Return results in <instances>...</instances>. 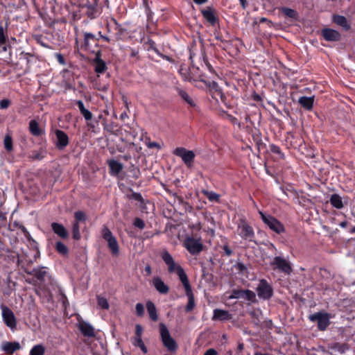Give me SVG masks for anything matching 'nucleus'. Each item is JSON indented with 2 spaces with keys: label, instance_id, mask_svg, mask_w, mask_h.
<instances>
[{
  "label": "nucleus",
  "instance_id": "6",
  "mask_svg": "<svg viewBox=\"0 0 355 355\" xmlns=\"http://www.w3.org/2000/svg\"><path fill=\"white\" fill-rule=\"evenodd\" d=\"M159 332L162 341L164 345L169 351H175L177 349V344L175 340L171 336L168 329L166 326L161 323L159 324Z\"/></svg>",
  "mask_w": 355,
  "mask_h": 355
},
{
  "label": "nucleus",
  "instance_id": "42",
  "mask_svg": "<svg viewBox=\"0 0 355 355\" xmlns=\"http://www.w3.org/2000/svg\"><path fill=\"white\" fill-rule=\"evenodd\" d=\"M95 35L91 33H85L84 34V44L86 46H89L91 40H94Z\"/></svg>",
  "mask_w": 355,
  "mask_h": 355
},
{
  "label": "nucleus",
  "instance_id": "56",
  "mask_svg": "<svg viewBox=\"0 0 355 355\" xmlns=\"http://www.w3.org/2000/svg\"><path fill=\"white\" fill-rule=\"evenodd\" d=\"M153 0H143L144 5L146 8H149L150 4L152 3Z\"/></svg>",
  "mask_w": 355,
  "mask_h": 355
},
{
  "label": "nucleus",
  "instance_id": "31",
  "mask_svg": "<svg viewBox=\"0 0 355 355\" xmlns=\"http://www.w3.org/2000/svg\"><path fill=\"white\" fill-rule=\"evenodd\" d=\"M178 94L189 105L193 107L195 106L194 101L185 91L179 89Z\"/></svg>",
  "mask_w": 355,
  "mask_h": 355
},
{
  "label": "nucleus",
  "instance_id": "32",
  "mask_svg": "<svg viewBox=\"0 0 355 355\" xmlns=\"http://www.w3.org/2000/svg\"><path fill=\"white\" fill-rule=\"evenodd\" d=\"M3 144L8 152L12 150V139L10 135H6L4 137Z\"/></svg>",
  "mask_w": 355,
  "mask_h": 355
},
{
  "label": "nucleus",
  "instance_id": "51",
  "mask_svg": "<svg viewBox=\"0 0 355 355\" xmlns=\"http://www.w3.org/2000/svg\"><path fill=\"white\" fill-rule=\"evenodd\" d=\"M55 57L57 58L58 62L60 64L64 65L65 64L64 57L60 53H56Z\"/></svg>",
  "mask_w": 355,
  "mask_h": 355
},
{
  "label": "nucleus",
  "instance_id": "20",
  "mask_svg": "<svg viewBox=\"0 0 355 355\" xmlns=\"http://www.w3.org/2000/svg\"><path fill=\"white\" fill-rule=\"evenodd\" d=\"M333 21L337 25L341 26L345 31H348L350 28V25L347 18L342 15H334Z\"/></svg>",
  "mask_w": 355,
  "mask_h": 355
},
{
  "label": "nucleus",
  "instance_id": "49",
  "mask_svg": "<svg viewBox=\"0 0 355 355\" xmlns=\"http://www.w3.org/2000/svg\"><path fill=\"white\" fill-rule=\"evenodd\" d=\"M143 332V328L140 324H136L135 326V336L141 337Z\"/></svg>",
  "mask_w": 355,
  "mask_h": 355
},
{
  "label": "nucleus",
  "instance_id": "7",
  "mask_svg": "<svg viewBox=\"0 0 355 355\" xmlns=\"http://www.w3.org/2000/svg\"><path fill=\"white\" fill-rule=\"evenodd\" d=\"M270 265L274 266L275 269H277L287 275H291L293 270L290 261L283 257H275L271 261Z\"/></svg>",
  "mask_w": 355,
  "mask_h": 355
},
{
  "label": "nucleus",
  "instance_id": "44",
  "mask_svg": "<svg viewBox=\"0 0 355 355\" xmlns=\"http://www.w3.org/2000/svg\"><path fill=\"white\" fill-rule=\"evenodd\" d=\"M133 224L136 227H138L140 230H143L145 227L144 221L139 218H136Z\"/></svg>",
  "mask_w": 355,
  "mask_h": 355
},
{
  "label": "nucleus",
  "instance_id": "16",
  "mask_svg": "<svg viewBox=\"0 0 355 355\" xmlns=\"http://www.w3.org/2000/svg\"><path fill=\"white\" fill-rule=\"evenodd\" d=\"M80 332L87 337H94L95 336L94 328L88 322H80L78 324Z\"/></svg>",
  "mask_w": 355,
  "mask_h": 355
},
{
  "label": "nucleus",
  "instance_id": "64",
  "mask_svg": "<svg viewBox=\"0 0 355 355\" xmlns=\"http://www.w3.org/2000/svg\"><path fill=\"white\" fill-rule=\"evenodd\" d=\"M101 39H103V40L107 41V42H110V40L109 37H107L105 35H103Z\"/></svg>",
  "mask_w": 355,
  "mask_h": 355
},
{
  "label": "nucleus",
  "instance_id": "4",
  "mask_svg": "<svg viewBox=\"0 0 355 355\" xmlns=\"http://www.w3.org/2000/svg\"><path fill=\"white\" fill-rule=\"evenodd\" d=\"M0 309L3 322L12 331H14L17 328V319L13 311L4 304H1Z\"/></svg>",
  "mask_w": 355,
  "mask_h": 355
},
{
  "label": "nucleus",
  "instance_id": "10",
  "mask_svg": "<svg viewBox=\"0 0 355 355\" xmlns=\"http://www.w3.org/2000/svg\"><path fill=\"white\" fill-rule=\"evenodd\" d=\"M256 291L258 297L263 300H268L270 298L273 293L271 285L263 279L259 281Z\"/></svg>",
  "mask_w": 355,
  "mask_h": 355
},
{
  "label": "nucleus",
  "instance_id": "41",
  "mask_svg": "<svg viewBox=\"0 0 355 355\" xmlns=\"http://www.w3.org/2000/svg\"><path fill=\"white\" fill-rule=\"evenodd\" d=\"M74 217L76 219V222H80V221H85L86 220V215L83 211H76L74 214Z\"/></svg>",
  "mask_w": 355,
  "mask_h": 355
},
{
  "label": "nucleus",
  "instance_id": "38",
  "mask_svg": "<svg viewBox=\"0 0 355 355\" xmlns=\"http://www.w3.org/2000/svg\"><path fill=\"white\" fill-rule=\"evenodd\" d=\"M282 12L287 17L291 18H296L297 12L295 10L288 8H282L281 9Z\"/></svg>",
  "mask_w": 355,
  "mask_h": 355
},
{
  "label": "nucleus",
  "instance_id": "22",
  "mask_svg": "<svg viewBox=\"0 0 355 355\" xmlns=\"http://www.w3.org/2000/svg\"><path fill=\"white\" fill-rule=\"evenodd\" d=\"M314 97L302 96L299 98V103L305 109L310 110L313 105Z\"/></svg>",
  "mask_w": 355,
  "mask_h": 355
},
{
  "label": "nucleus",
  "instance_id": "52",
  "mask_svg": "<svg viewBox=\"0 0 355 355\" xmlns=\"http://www.w3.org/2000/svg\"><path fill=\"white\" fill-rule=\"evenodd\" d=\"M76 104L78 107V109L80 110V112H82L83 110L85 109V106H84V103L82 101L79 100V101H76Z\"/></svg>",
  "mask_w": 355,
  "mask_h": 355
},
{
  "label": "nucleus",
  "instance_id": "2",
  "mask_svg": "<svg viewBox=\"0 0 355 355\" xmlns=\"http://www.w3.org/2000/svg\"><path fill=\"white\" fill-rule=\"evenodd\" d=\"M183 245L193 255L199 254L203 249L201 237L197 236H187Z\"/></svg>",
  "mask_w": 355,
  "mask_h": 355
},
{
  "label": "nucleus",
  "instance_id": "61",
  "mask_svg": "<svg viewBox=\"0 0 355 355\" xmlns=\"http://www.w3.org/2000/svg\"><path fill=\"white\" fill-rule=\"evenodd\" d=\"M62 304H63V306L66 307V304H67V297L65 295H62Z\"/></svg>",
  "mask_w": 355,
  "mask_h": 355
},
{
  "label": "nucleus",
  "instance_id": "14",
  "mask_svg": "<svg viewBox=\"0 0 355 355\" xmlns=\"http://www.w3.org/2000/svg\"><path fill=\"white\" fill-rule=\"evenodd\" d=\"M322 35L327 41L336 42L340 39L339 32L331 28H324L322 31Z\"/></svg>",
  "mask_w": 355,
  "mask_h": 355
},
{
  "label": "nucleus",
  "instance_id": "62",
  "mask_svg": "<svg viewBox=\"0 0 355 355\" xmlns=\"http://www.w3.org/2000/svg\"><path fill=\"white\" fill-rule=\"evenodd\" d=\"M238 268L241 270L245 269V266L243 263L238 264Z\"/></svg>",
  "mask_w": 355,
  "mask_h": 355
},
{
  "label": "nucleus",
  "instance_id": "33",
  "mask_svg": "<svg viewBox=\"0 0 355 355\" xmlns=\"http://www.w3.org/2000/svg\"><path fill=\"white\" fill-rule=\"evenodd\" d=\"M56 250L62 255H66L68 253L67 247L61 241H58L55 244Z\"/></svg>",
  "mask_w": 355,
  "mask_h": 355
},
{
  "label": "nucleus",
  "instance_id": "5",
  "mask_svg": "<svg viewBox=\"0 0 355 355\" xmlns=\"http://www.w3.org/2000/svg\"><path fill=\"white\" fill-rule=\"evenodd\" d=\"M236 233L246 241H254L255 234L252 227L243 220L239 223Z\"/></svg>",
  "mask_w": 355,
  "mask_h": 355
},
{
  "label": "nucleus",
  "instance_id": "34",
  "mask_svg": "<svg viewBox=\"0 0 355 355\" xmlns=\"http://www.w3.org/2000/svg\"><path fill=\"white\" fill-rule=\"evenodd\" d=\"M179 73L184 80H190V74L187 67L182 65L179 69Z\"/></svg>",
  "mask_w": 355,
  "mask_h": 355
},
{
  "label": "nucleus",
  "instance_id": "36",
  "mask_svg": "<svg viewBox=\"0 0 355 355\" xmlns=\"http://www.w3.org/2000/svg\"><path fill=\"white\" fill-rule=\"evenodd\" d=\"M97 301H98V305L101 308H102L103 309H109L110 304H109L107 299L105 298L104 297L98 296Z\"/></svg>",
  "mask_w": 355,
  "mask_h": 355
},
{
  "label": "nucleus",
  "instance_id": "60",
  "mask_svg": "<svg viewBox=\"0 0 355 355\" xmlns=\"http://www.w3.org/2000/svg\"><path fill=\"white\" fill-rule=\"evenodd\" d=\"M207 0H193V1L196 3H198V4H202V3H204L207 1Z\"/></svg>",
  "mask_w": 355,
  "mask_h": 355
},
{
  "label": "nucleus",
  "instance_id": "58",
  "mask_svg": "<svg viewBox=\"0 0 355 355\" xmlns=\"http://www.w3.org/2000/svg\"><path fill=\"white\" fill-rule=\"evenodd\" d=\"M145 271L148 274H151V268L150 266H146L145 268Z\"/></svg>",
  "mask_w": 355,
  "mask_h": 355
},
{
  "label": "nucleus",
  "instance_id": "17",
  "mask_svg": "<svg viewBox=\"0 0 355 355\" xmlns=\"http://www.w3.org/2000/svg\"><path fill=\"white\" fill-rule=\"evenodd\" d=\"M231 314L225 310L216 309L214 310L212 320H228L231 319Z\"/></svg>",
  "mask_w": 355,
  "mask_h": 355
},
{
  "label": "nucleus",
  "instance_id": "8",
  "mask_svg": "<svg viewBox=\"0 0 355 355\" xmlns=\"http://www.w3.org/2000/svg\"><path fill=\"white\" fill-rule=\"evenodd\" d=\"M103 238L107 241V245L114 255H118L119 248L116 238L112 232L107 227H103L101 231Z\"/></svg>",
  "mask_w": 355,
  "mask_h": 355
},
{
  "label": "nucleus",
  "instance_id": "43",
  "mask_svg": "<svg viewBox=\"0 0 355 355\" xmlns=\"http://www.w3.org/2000/svg\"><path fill=\"white\" fill-rule=\"evenodd\" d=\"M6 35L4 33V28L1 24H0V46H2L6 44Z\"/></svg>",
  "mask_w": 355,
  "mask_h": 355
},
{
  "label": "nucleus",
  "instance_id": "25",
  "mask_svg": "<svg viewBox=\"0 0 355 355\" xmlns=\"http://www.w3.org/2000/svg\"><path fill=\"white\" fill-rule=\"evenodd\" d=\"M29 130L33 135L38 137L41 135L42 130L39 127L38 123L35 120H31L29 122Z\"/></svg>",
  "mask_w": 355,
  "mask_h": 355
},
{
  "label": "nucleus",
  "instance_id": "59",
  "mask_svg": "<svg viewBox=\"0 0 355 355\" xmlns=\"http://www.w3.org/2000/svg\"><path fill=\"white\" fill-rule=\"evenodd\" d=\"M347 225V221H343L340 223V227H342V228H345Z\"/></svg>",
  "mask_w": 355,
  "mask_h": 355
},
{
  "label": "nucleus",
  "instance_id": "50",
  "mask_svg": "<svg viewBox=\"0 0 355 355\" xmlns=\"http://www.w3.org/2000/svg\"><path fill=\"white\" fill-rule=\"evenodd\" d=\"M132 343H133V345H134L135 346H137V347H139V346H140V345H143V344H144V342H143V340H142V339H141V337L135 336V338H134V340H133Z\"/></svg>",
  "mask_w": 355,
  "mask_h": 355
},
{
  "label": "nucleus",
  "instance_id": "13",
  "mask_svg": "<svg viewBox=\"0 0 355 355\" xmlns=\"http://www.w3.org/2000/svg\"><path fill=\"white\" fill-rule=\"evenodd\" d=\"M183 286L184 288L186 295L188 297V303L186 306V311L189 312L192 311L195 307L194 296L189 282L184 284Z\"/></svg>",
  "mask_w": 355,
  "mask_h": 355
},
{
  "label": "nucleus",
  "instance_id": "3",
  "mask_svg": "<svg viewBox=\"0 0 355 355\" xmlns=\"http://www.w3.org/2000/svg\"><path fill=\"white\" fill-rule=\"evenodd\" d=\"M259 214L263 222L272 231L277 234H281L285 231L284 225L277 218L270 214H266L261 211Z\"/></svg>",
  "mask_w": 355,
  "mask_h": 355
},
{
  "label": "nucleus",
  "instance_id": "47",
  "mask_svg": "<svg viewBox=\"0 0 355 355\" xmlns=\"http://www.w3.org/2000/svg\"><path fill=\"white\" fill-rule=\"evenodd\" d=\"M241 293H243V290H234L232 294V295L230 296V299H239L241 298Z\"/></svg>",
  "mask_w": 355,
  "mask_h": 355
},
{
  "label": "nucleus",
  "instance_id": "40",
  "mask_svg": "<svg viewBox=\"0 0 355 355\" xmlns=\"http://www.w3.org/2000/svg\"><path fill=\"white\" fill-rule=\"evenodd\" d=\"M34 275L40 279H44L46 275V271L44 268H35L33 270Z\"/></svg>",
  "mask_w": 355,
  "mask_h": 355
},
{
  "label": "nucleus",
  "instance_id": "9",
  "mask_svg": "<svg viewBox=\"0 0 355 355\" xmlns=\"http://www.w3.org/2000/svg\"><path fill=\"white\" fill-rule=\"evenodd\" d=\"M173 154L181 157L182 162L188 166H192L196 155L193 150H189L183 147L176 148Z\"/></svg>",
  "mask_w": 355,
  "mask_h": 355
},
{
  "label": "nucleus",
  "instance_id": "53",
  "mask_svg": "<svg viewBox=\"0 0 355 355\" xmlns=\"http://www.w3.org/2000/svg\"><path fill=\"white\" fill-rule=\"evenodd\" d=\"M204 355H217V352L214 349H209Z\"/></svg>",
  "mask_w": 355,
  "mask_h": 355
},
{
  "label": "nucleus",
  "instance_id": "46",
  "mask_svg": "<svg viewBox=\"0 0 355 355\" xmlns=\"http://www.w3.org/2000/svg\"><path fill=\"white\" fill-rule=\"evenodd\" d=\"M80 113L87 121H89L92 119V112L86 108L83 110L82 112H80Z\"/></svg>",
  "mask_w": 355,
  "mask_h": 355
},
{
  "label": "nucleus",
  "instance_id": "39",
  "mask_svg": "<svg viewBox=\"0 0 355 355\" xmlns=\"http://www.w3.org/2000/svg\"><path fill=\"white\" fill-rule=\"evenodd\" d=\"M331 348L340 354H344L347 349L345 345H340L338 343L334 344Z\"/></svg>",
  "mask_w": 355,
  "mask_h": 355
},
{
  "label": "nucleus",
  "instance_id": "27",
  "mask_svg": "<svg viewBox=\"0 0 355 355\" xmlns=\"http://www.w3.org/2000/svg\"><path fill=\"white\" fill-rule=\"evenodd\" d=\"M95 71L98 73H101L104 72L105 70L106 66L104 61H103L98 56H97L95 60Z\"/></svg>",
  "mask_w": 355,
  "mask_h": 355
},
{
  "label": "nucleus",
  "instance_id": "11",
  "mask_svg": "<svg viewBox=\"0 0 355 355\" xmlns=\"http://www.w3.org/2000/svg\"><path fill=\"white\" fill-rule=\"evenodd\" d=\"M309 320L312 322H318V327L320 330L324 331L329 324V314L327 313L318 312L310 315Z\"/></svg>",
  "mask_w": 355,
  "mask_h": 355
},
{
  "label": "nucleus",
  "instance_id": "21",
  "mask_svg": "<svg viewBox=\"0 0 355 355\" xmlns=\"http://www.w3.org/2000/svg\"><path fill=\"white\" fill-rule=\"evenodd\" d=\"M108 165L110 169V174L112 175H117L123 169V164L114 159L109 161Z\"/></svg>",
  "mask_w": 355,
  "mask_h": 355
},
{
  "label": "nucleus",
  "instance_id": "18",
  "mask_svg": "<svg viewBox=\"0 0 355 355\" xmlns=\"http://www.w3.org/2000/svg\"><path fill=\"white\" fill-rule=\"evenodd\" d=\"M1 349L7 354H13L19 349L21 346L18 342H3L1 344Z\"/></svg>",
  "mask_w": 355,
  "mask_h": 355
},
{
  "label": "nucleus",
  "instance_id": "37",
  "mask_svg": "<svg viewBox=\"0 0 355 355\" xmlns=\"http://www.w3.org/2000/svg\"><path fill=\"white\" fill-rule=\"evenodd\" d=\"M72 232H73V238L75 240H78L80 239V227H79V224L78 222H75L73 224Z\"/></svg>",
  "mask_w": 355,
  "mask_h": 355
},
{
  "label": "nucleus",
  "instance_id": "24",
  "mask_svg": "<svg viewBox=\"0 0 355 355\" xmlns=\"http://www.w3.org/2000/svg\"><path fill=\"white\" fill-rule=\"evenodd\" d=\"M202 14L204 18L211 24L216 23V17L214 11L211 8H207L202 10Z\"/></svg>",
  "mask_w": 355,
  "mask_h": 355
},
{
  "label": "nucleus",
  "instance_id": "26",
  "mask_svg": "<svg viewBox=\"0 0 355 355\" xmlns=\"http://www.w3.org/2000/svg\"><path fill=\"white\" fill-rule=\"evenodd\" d=\"M330 202L331 205L336 209H341L343 207L342 198L338 194L331 195L330 198Z\"/></svg>",
  "mask_w": 355,
  "mask_h": 355
},
{
  "label": "nucleus",
  "instance_id": "57",
  "mask_svg": "<svg viewBox=\"0 0 355 355\" xmlns=\"http://www.w3.org/2000/svg\"><path fill=\"white\" fill-rule=\"evenodd\" d=\"M139 347L141 349V351L144 353V354H146L148 350H147V348L145 346L144 343L140 346H139Z\"/></svg>",
  "mask_w": 355,
  "mask_h": 355
},
{
  "label": "nucleus",
  "instance_id": "63",
  "mask_svg": "<svg viewBox=\"0 0 355 355\" xmlns=\"http://www.w3.org/2000/svg\"><path fill=\"white\" fill-rule=\"evenodd\" d=\"M240 3L243 8H245L246 0H239Z\"/></svg>",
  "mask_w": 355,
  "mask_h": 355
},
{
  "label": "nucleus",
  "instance_id": "1",
  "mask_svg": "<svg viewBox=\"0 0 355 355\" xmlns=\"http://www.w3.org/2000/svg\"><path fill=\"white\" fill-rule=\"evenodd\" d=\"M162 258L165 263L168 266V270L172 273L176 272L182 285L189 283L187 274L183 268L178 264L175 263L172 256L166 250L162 252Z\"/></svg>",
  "mask_w": 355,
  "mask_h": 355
},
{
  "label": "nucleus",
  "instance_id": "28",
  "mask_svg": "<svg viewBox=\"0 0 355 355\" xmlns=\"http://www.w3.org/2000/svg\"><path fill=\"white\" fill-rule=\"evenodd\" d=\"M45 347L42 344L34 345L30 350L29 355H44Z\"/></svg>",
  "mask_w": 355,
  "mask_h": 355
},
{
  "label": "nucleus",
  "instance_id": "55",
  "mask_svg": "<svg viewBox=\"0 0 355 355\" xmlns=\"http://www.w3.org/2000/svg\"><path fill=\"white\" fill-rule=\"evenodd\" d=\"M148 146L150 148H161L160 145L159 144L156 143V142H150L148 144Z\"/></svg>",
  "mask_w": 355,
  "mask_h": 355
},
{
  "label": "nucleus",
  "instance_id": "19",
  "mask_svg": "<svg viewBox=\"0 0 355 355\" xmlns=\"http://www.w3.org/2000/svg\"><path fill=\"white\" fill-rule=\"evenodd\" d=\"M51 228L53 232L57 234L59 237L62 239H67L68 237L69 233L66 228L60 223H53L51 224Z\"/></svg>",
  "mask_w": 355,
  "mask_h": 355
},
{
  "label": "nucleus",
  "instance_id": "12",
  "mask_svg": "<svg viewBox=\"0 0 355 355\" xmlns=\"http://www.w3.org/2000/svg\"><path fill=\"white\" fill-rule=\"evenodd\" d=\"M56 138L55 146L59 150H63L69 144V137L62 130H55Z\"/></svg>",
  "mask_w": 355,
  "mask_h": 355
},
{
  "label": "nucleus",
  "instance_id": "35",
  "mask_svg": "<svg viewBox=\"0 0 355 355\" xmlns=\"http://www.w3.org/2000/svg\"><path fill=\"white\" fill-rule=\"evenodd\" d=\"M203 193L210 201H218L220 196L214 191H203Z\"/></svg>",
  "mask_w": 355,
  "mask_h": 355
},
{
  "label": "nucleus",
  "instance_id": "54",
  "mask_svg": "<svg viewBox=\"0 0 355 355\" xmlns=\"http://www.w3.org/2000/svg\"><path fill=\"white\" fill-rule=\"evenodd\" d=\"M271 150L275 153L281 154V150H280L279 147H278L277 146H275V145L271 146Z\"/></svg>",
  "mask_w": 355,
  "mask_h": 355
},
{
  "label": "nucleus",
  "instance_id": "23",
  "mask_svg": "<svg viewBox=\"0 0 355 355\" xmlns=\"http://www.w3.org/2000/svg\"><path fill=\"white\" fill-rule=\"evenodd\" d=\"M146 309L150 319L153 321H157L158 320V315L157 313V309L153 302L148 301L146 303Z\"/></svg>",
  "mask_w": 355,
  "mask_h": 355
},
{
  "label": "nucleus",
  "instance_id": "29",
  "mask_svg": "<svg viewBox=\"0 0 355 355\" xmlns=\"http://www.w3.org/2000/svg\"><path fill=\"white\" fill-rule=\"evenodd\" d=\"M256 295L255 293L250 290H243V293H241V299H244L248 301L253 302L255 300Z\"/></svg>",
  "mask_w": 355,
  "mask_h": 355
},
{
  "label": "nucleus",
  "instance_id": "48",
  "mask_svg": "<svg viewBox=\"0 0 355 355\" xmlns=\"http://www.w3.org/2000/svg\"><path fill=\"white\" fill-rule=\"evenodd\" d=\"M10 101L8 99H3L0 101V108L6 109L9 107Z\"/></svg>",
  "mask_w": 355,
  "mask_h": 355
},
{
  "label": "nucleus",
  "instance_id": "45",
  "mask_svg": "<svg viewBox=\"0 0 355 355\" xmlns=\"http://www.w3.org/2000/svg\"><path fill=\"white\" fill-rule=\"evenodd\" d=\"M137 314L139 316H142L144 313V306L141 303H137L135 306Z\"/></svg>",
  "mask_w": 355,
  "mask_h": 355
},
{
  "label": "nucleus",
  "instance_id": "30",
  "mask_svg": "<svg viewBox=\"0 0 355 355\" xmlns=\"http://www.w3.org/2000/svg\"><path fill=\"white\" fill-rule=\"evenodd\" d=\"M46 155V152L43 150L34 151L30 155L29 158L33 160H42Z\"/></svg>",
  "mask_w": 355,
  "mask_h": 355
},
{
  "label": "nucleus",
  "instance_id": "15",
  "mask_svg": "<svg viewBox=\"0 0 355 355\" xmlns=\"http://www.w3.org/2000/svg\"><path fill=\"white\" fill-rule=\"evenodd\" d=\"M152 284L161 294H166L169 291V287L159 277H154L152 280Z\"/></svg>",
  "mask_w": 355,
  "mask_h": 355
}]
</instances>
